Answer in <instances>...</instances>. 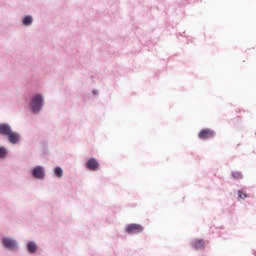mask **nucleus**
<instances>
[{
	"label": "nucleus",
	"mask_w": 256,
	"mask_h": 256,
	"mask_svg": "<svg viewBox=\"0 0 256 256\" xmlns=\"http://www.w3.org/2000/svg\"><path fill=\"white\" fill-rule=\"evenodd\" d=\"M7 154V151L4 147H0V158H4Z\"/></svg>",
	"instance_id": "4468645a"
},
{
	"label": "nucleus",
	"mask_w": 256,
	"mask_h": 256,
	"mask_svg": "<svg viewBox=\"0 0 256 256\" xmlns=\"http://www.w3.org/2000/svg\"><path fill=\"white\" fill-rule=\"evenodd\" d=\"M44 104V99L41 95H36L32 99L31 102V108L34 113H38L42 108Z\"/></svg>",
	"instance_id": "f257e3e1"
},
{
	"label": "nucleus",
	"mask_w": 256,
	"mask_h": 256,
	"mask_svg": "<svg viewBox=\"0 0 256 256\" xmlns=\"http://www.w3.org/2000/svg\"><path fill=\"white\" fill-rule=\"evenodd\" d=\"M33 176L37 179H44L45 177V171L43 167L37 166L36 168L33 169Z\"/></svg>",
	"instance_id": "39448f33"
},
{
	"label": "nucleus",
	"mask_w": 256,
	"mask_h": 256,
	"mask_svg": "<svg viewBox=\"0 0 256 256\" xmlns=\"http://www.w3.org/2000/svg\"><path fill=\"white\" fill-rule=\"evenodd\" d=\"M2 243L6 248H8L10 250H13L17 247V242L11 238H4L2 240Z\"/></svg>",
	"instance_id": "20e7f679"
},
{
	"label": "nucleus",
	"mask_w": 256,
	"mask_h": 256,
	"mask_svg": "<svg viewBox=\"0 0 256 256\" xmlns=\"http://www.w3.org/2000/svg\"><path fill=\"white\" fill-rule=\"evenodd\" d=\"M238 197L240 199H245L247 198V194L246 193H243L242 191H238Z\"/></svg>",
	"instance_id": "2eb2a0df"
},
{
	"label": "nucleus",
	"mask_w": 256,
	"mask_h": 256,
	"mask_svg": "<svg viewBox=\"0 0 256 256\" xmlns=\"http://www.w3.org/2000/svg\"><path fill=\"white\" fill-rule=\"evenodd\" d=\"M215 135H216V133L213 130L202 129V131H200V133L198 134V138H200L202 140H207V139L214 138Z\"/></svg>",
	"instance_id": "f03ea898"
},
{
	"label": "nucleus",
	"mask_w": 256,
	"mask_h": 256,
	"mask_svg": "<svg viewBox=\"0 0 256 256\" xmlns=\"http://www.w3.org/2000/svg\"><path fill=\"white\" fill-rule=\"evenodd\" d=\"M192 248L196 250H204L205 249V241L203 239H196L192 241Z\"/></svg>",
	"instance_id": "423d86ee"
},
{
	"label": "nucleus",
	"mask_w": 256,
	"mask_h": 256,
	"mask_svg": "<svg viewBox=\"0 0 256 256\" xmlns=\"http://www.w3.org/2000/svg\"><path fill=\"white\" fill-rule=\"evenodd\" d=\"M55 174L57 177L61 178L63 176V170L60 167L55 168Z\"/></svg>",
	"instance_id": "ddd939ff"
},
{
	"label": "nucleus",
	"mask_w": 256,
	"mask_h": 256,
	"mask_svg": "<svg viewBox=\"0 0 256 256\" xmlns=\"http://www.w3.org/2000/svg\"><path fill=\"white\" fill-rule=\"evenodd\" d=\"M231 176H232V178H234L236 180H239V179L243 178V176H242V174L240 172H232Z\"/></svg>",
	"instance_id": "f8f14e48"
},
{
	"label": "nucleus",
	"mask_w": 256,
	"mask_h": 256,
	"mask_svg": "<svg viewBox=\"0 0 256 256\" xmlns=\"http://www.w3.org/2000/svg\"><path fill=\"white\" fill-rule=\"evenodd\" d=\"M99 167H100V164L95 158L90 159L87 163V168L91 171H96L99 169Z\"/></svg>",
	"instance_id": "0eeeda50"
},
{
	"label": "nucleus",
	"mask_w": 256,
	"mask_h": 256,
	"mask_svg": "<svg viewBox=\"0 0 256 256\" xmlns=\"http://www.w3.org/2000/svg\"><path fill=\"white\" fill-rule=\"evenodd\" d=\"M32 22H33V19H32V17H30V16L25 17L24 20H23V24H24L25 26L31 25Z\"/></svg>",
	"instance_id": "9b49d317"
},
{
	"label": "nucleus",
	"mask_w": 256,
	"mask_h": 256,
	"mask_svg": "<svg viewBox=\"0 0 256 256\" xmlns=\"http://www.w3.org/2000/svg\"><path fill=\"white\" fill-rule=\"evenodd\" d=\"M7 137H8L9 142L12 144H17L20 140L19 134L16 132H13V131L11 133H9V135Z\"/></svg>",
	"instance_id": "1a4fd4ad"
},
{
	"label": "nucleus",
	"mask_w": 256,
	"mask_h": 256,
	"mask_svg": "<svg viewBox=\"0 0 256 256\" xmlns=\"http://www.w3.org/2000/svg\"><path fill=\"white\" fill-rule=\"evenodd\" d=\"M144 230L143 226L139 224H130L126 227V232L129 234H138Z\"/></svg>",
	"instance_id": "7ed1b4c3"
},
{
	"label": "nucleus",
	"mask_w": 256,
	"mask_h": 256,
	"mask_svg": "<svg viewBox=\"0 0 256 256\" xmlns=\"http://www.w3.org/2000/svg\"><path fill=\"white\" fill-rule=\"evenodd\" d=\"M11 132H12V129L9 125L7 124L0 125V134L8 137Z\"/></svg>",
	"instance_id": "6e6552de"
},
{
	"label": "nucleus",
	"mask_w": 256,
	"mask_h": 256,
	"mask_svg": "<svg viewBox=\"0 0 256 256\" xmlns=\"http://www.w3.org/2000/svg\"><path fill=\"white\" fill-rule=\"evenodd\" d=\"M28 250L30 253H34L37 250V245L34 242H29Z\"/></svg>",
	"instance_id": "9d476101"
}]
</instances>
